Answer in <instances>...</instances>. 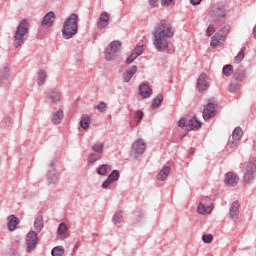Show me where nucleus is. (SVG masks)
<instances>
[{
	"mask_svg": "<svg viewBox=\"0 0 256 256\" xmlns=\"http://www.w3.org/2000/svg\"><path fill=\"white\" fill-rule=\"evenodd\" d=\"M34 227L38 232L41 231V229H43V217H39L35 219Z\"/></svg>",
	"mask_w": 256,
	"mask_h": 256,
	"instance_id": "nucleus-30",
	"label": "nucleus"
},
{
	"mask_svg": "<svg viewBox=\"0 0 256 256\" xmlns=\"http://www.w3.org/2000/svg\"><path fill=\"white\" fill-rule=\"evenodd\" d=\"M217 115V103L209 102L203 110V119L205 121H209V119H213Z\"/></svg>",
	"mask_w": 256,
	"mask_h": 256,
	"instance_id": "nucleus-5",
	"label": "nucleus"
},
{
	"mask_svg": "<svg viewBox=\"0 0 256 256\" xmlns=\"http://www.w3.org/2000/svg\"><path fill=\"white\" fill-rule=\"evenodd\" d=\"M77 21L78 17L76 14H72L67 21L64 23L62 35L64 39H71L73 35L77 33Z\"/></svg>",
	"mask_w": 256,
	"mask_h": 256,
	"instance_id": "nucleus-3",
	"label": "nucleus"
},
{
	"mask_svg": "<svg viewBox=\"0 0 256 256\" xmlns=\"http://www.w3.org/2000/svg\"><path fill=\"white\" fill-rule=\"evenodd\" d=\"M196 86L200 92L207 91L209 88V82H207V76L205 74H201L199 76Z\"/></svg>",
	"mask_w": 256,
	"mask_h": 256,
	"instance_id": "nucleus-11",
	"label": "nucleus"
},
{
	"mask_svg": "<svg viewBox=\"0 0 256 256\" xmlns=\"http://www.w3.org/2000/svg\"><path fill=\"white\" fill-rule=\"evenodd\" d=\"M108 171H111V166L104 164L98 168L97 173L98 175H107Z\"/></svg>",
	"mask_w": 256,
	"mask_h": 256,
	"instance_id": "nucleus-27",
	"label": "nucleus"
},
{
	"mask_svg": "<svg viewBox=\"0 0 256 256\" xmlns=\"http://www.w3.org/2000/svg\"><path fill=\"white\" fill-rule=\"evenodd\" d=\"M18 225H19V219H17L15 215H11L8 217V229L10 231H15Z\"/></svg>",
	"mask_w": 256,
	"mask_h": 256,
	"instance_id": "nucleus-20",
	"label": "nucleus"
},
{
	"mask_svg": "<svg viewBox=\"0 0 256 256\" xmlns=\"http://www.w3.org/2000/svg\"><path fill=\"white\" fill-rule=\"evenodd\" d=\"M213 33H215V26L209 25L207 28V31H206L207 37H211V35H213Z\"/></svg>",
	"mask_w": 256,
	"mask_h": 256,
	"instance_id": "nucleus-40",
	"label": "nucleus"
},
{
	"mask_svg": "<svg viewBox=\"0 0 256 256\" xmlns=\"http://www.w3.org/2000/svg\"><path fill=\"white\" fill-rule=\"evenodd\" d=\"M229 31H230L229 27H224L223 29H221L217 33H220V37L222 39H225L227 37V35H229Z\"/></svg>",
	"mask_w": 256,
	"mask_h": 256,
	"instance_id": "nucleus-36",
	"label": "nucleus"
},
{
	"mask_svg": "<svg viewBox=\"0 0 256 256\" xmlns=\"http://www.w3.org/2000/svg\"><path fill=\"white\" fill-rule=\"evenodd\" d=\"M29 33V22L24 19L18 25L15 35H14V45L17 47H21L23 43H25V35Z\"/></svg>",
	"mask_w": 256,
	"mask_h": 256,
	"instance_id": "nucleus-2",
	"label": "nucleus"
},
{
	"mask_svg": "<svg viewBox=\"0 0 256 256\" xmlns=\"http://www.w3.org/2000/svg\"><path fill=\"white\" fill-rule=\"evenodd\" d=\"M202 0H190L192 5H200Z\"/></svg>",
	"mask_w": 256,
	"mask_h": 256,
	"instance_id": "nucleus-46",
	"label": "nucleus"
},
{
	"mask_svg": "<svg viewBox=\"0 0 256 256\" xmlns=\"http://www.w3.org/2000/svg\"><path fill=\"white\" fill-rule=\"evenodd\" d=\"M178 127H186V129L193 131L201 127V122L195 116L188 121L185 118H181L178 122Z\"/></svg>",
	"mask_w": 256,
	"mask_h": 256,
	"instance_id": "nucleus-4",
	"label": "nucleus"
},
{
	"mask_svg": "<svg viewBox=\"0 0 256 256\" xmlns=\"http://www.w3.org/2000/svg\"><path fill=\"white\" fill-rule=\"evenodd\" d=\"M48 98L50 99L51 103H59L61 101V96L59 92L52 90L48 93Z\"/></svg>",
	"mask_w": 256,
	"mask_h": 256,
	"instance_id": "nucleus-23",
	"label": "nucleus"
},
{
	"mask_svg": "<svg viewBox=\"0 0 256 256\" xmlns=\"http://www.w3.org/2000/svg\"><path fill=\"white\" fill-rule=\"evenodd\" d=\"M197 211L199 215H209V213L213 211V204H211L209 198H205L200 201Z\"/></svg>",
	"mask_w": 256,
	"mask_h": 256,
	"instance_id": "nucleus-8",
	"label": "nucleus"
},
{
	"mask_svg": "<svg viewBox=\"0 0 256 256\" xmlns=\"http://www.w3.org/2000/svg\"><path fill=\"white\" fill-rule=\"evenodd\" d=\"M108 179L111 183H113V181H117L119 179V171L114 170L109 176Z\"/></svg>",
	"mask_w": 256,
	"mask_h": 256,
	"instance_id": "nucleus-32",
	"label": "nucleus"
},
{
	"mask_svg": "<svg viewBox=\"0 0 256 256\" xmlns=\"http://www.w3.org/2000/svg\"><path fill=\"white\" fill-rule=\"evenodd\" d=\"M27 241H28V251L31 252L33 249H35V246L37 245V233L34 231H30L27 235Z\"/></svg>",
	"mask_w": 256,
	"mask_h": 256,
	"instance_id": "nucleus-13",
	"label": "nucleus"
},
{
	"mask_svg": "<svg viewBox=\"0 0 256 256\" xmlns=\"http://www.w3.org/2000/svg\"><path fill=\"white\" fill-rule=\"evenodd\" d=\"M5 71H6V73H9V69L6 68Z\"/></svg>",
	"mask_w": 256,
	"mask_h": 256,
	"instance_id": "nucleus-50",
	"label": "nucleus"
},
{
	"mask_svg": "<svg viewBox=\"0 0 256 256\" xmlns=\"http://www.w3.org/2000/svg\"><path fill=\"white\" fill-rule=\"evenodd\" d=\"M95 109H97L98 111H100V113H105V111H107V104L105 102H100Z\"/></svg>",
	"mask_w": 256,
	"mask_h": 256,
	"instance_id": "nucleus-34",
	"label": "nucleus"
},
{
	"mask_svg": "<svg viewBox=\"0 0 256 256\" xmlns=\"http://www.w3.org/2000/svg\"><path fill=\"white\" fill-rule=\"evenodd\" d=\"M132 149L135 151V153L142 154L145 152V149H147V146L145 144V141L143 139L136 140L133 145Z\"/></svg>",
	"mask_w": 256,
	"mask_h": 256,
	"instance_id": "nucleus-14",
	"label": "nucleus"
},
{
	"mask_svg": "<svg viewBox=\"0 0 256 256\" xmlns=\"http://www.w3.org/2000/svg\"><path fill=\"white\" fill-rule=\"evenodd\" d=\"M223 73L226 77H231V74L233 73V66L231 64L224 66Z\"/></svg>",
	"mask_w": 256,
	"mask_h": 256,
	"instance_id": "nucleus-31",
	"label": "nucleus"
},
{
	"mask_svg": "<svg viewBox=\"0 0 256 256\" xmlns=\"http://www.w3.org/2000/svg\"><path fill=\"white\" fill-rule=\"evenodd\" d=\"M190 153H195V150H194V149H191V150H190Z\"/></svg>",
	"mask_w": 256,
	"mask_h": 256,
	"instance_id": "nucleus-49",
	"label": "nucleus"
},
{
	"mask_svg": "<svg viewBox=\"0 0 256 256\" xmlns=\"http://www.w3.org/2000/svg\"><path fill=\"white\" fill-rule=\"evenodd\" d=\"M255 170H256V161L246 166L244 178H243V183L245 185H249V183H251V181L254 179Z\"/></svg>",
	"mask_w": 256,
	"mask_h": 256,
	"instance_id": "nucleus-6",
	"label": "nucleus"
},
{
	"mask_svg": "<svg viewBox=\"0 0 256 256\" xmlns=\"http://www.w3.org/2000/svg\"><path fill=\"white\" fill-rule=\"evenodd\" d=\"M121 51V42L113 41L110 43L109 47L106 49V59L107 61H111V59L115 58V54Z\"/></svg>",
	"mask_w": 256,
	"mask_h": 256,
	"instance_id": "nucleus-7",
	"label": "nucleus"
},
{
	"mask_svg": "<svg viewBox=\"0 0 256 256\" xmlns=\"http://www.w3.org/2000/svg\"><path fill=\"white\" fill-rule=\"evenodd\" d=\"M231 219H237L239 217V202L234 201L230 208Z\"/></svg>",
	"mask_w": 256,
	"mask_h": 256,
	"instance_id": "nucleus-19",
	"label": "nucleus"
},
{
	"mask_svg": "<svg viewBox=\"0 0 256 256\" xmlns=\"http://www.w3.org/2000/svg\"><path fill=\"white\" fill-rule=\"evenodd\" d=\"M153 45L158 51L169 49V39L173 37V27L171 24L161 21L157 24L154 32Z\"/></svg>",
	"mask_w": 256,
	"mask_h": 256,
	"instance_id": "nucleus-1",
	"label": "nucleus"
},
{
	"mask_svg": "<svg viewBox=\"0 0 256 256\" xmlns=\"http://www.w3.org/2000/svg\"><path fill=\"white\" fill-rule=\"evenodd\" d=\"M111 180H109V178H107V180L106 181H104V183L102 184V187L104 188V189H107V186L108 185H111Z\"/></svg>",
	"mask_w": 256,
	"mask_h": 256,
	"instance_id": "nucleus-44",
	"label": "nucleus"
},
{
	"mask_svg": "<svg viewBox=\"0 0 256 256\" xmlns=\"http://www.w3.org/2000/svg\"><path fill=\"white\" fill-rule=\"evenodd\" d=\"M109 19H110L109 13L102 12L97 21L98 29H105V27H107L109 25Z\"/></svg>",
	"mask_w": 256,
	"mask_h": 256,
	"instance_id": "nucleus-12",
	"label": "nucleus"
},
{
	"mask_svg": "<svg viewBox=\"0 0 256 256\" xmlns=\"http://www.w3.org/2000/svg\"><path fill=\"white\" fill-rule=\"evenodd\" d=\"M245 58V48H242L234 59V63L239 64Z\"/></svg>",
	"mask_w": 256,
	"mask_h": 256,
	"instance_id": "nucleus-29",
	"label": "nucleus"
},
{
	"mask_svg": "<svg viewBox=\"0 0 256 256\" xmlns=\"http://www.w3.org/2000/svg\"><path fill=\"white\" fill-rule=\"evenodd\" d=\"M221 41L223 39L221 38V33H216L211 40V47H219L221 45Z\"/></svg>",
	"mask_w": 256,
	"mask_h": 256,
	"instance_id": "nucleus-24",
	"label": "nucleus"
},
{
	"mask_svg": "<svg viewBox=\"0 0 256 256\" xmlns=\"http://www.w3.org/2000/svg\"><path fill=\"white\" fill-rule=\"evenodd\" d=\"M46 79L47 73H45V71L41 70L40 72H38V85H44Z\"/></svg>",
	"mask_w": 256,
	"mask_h": 256,
	"instance_id": "nucleus-28",
	"label": "nucleus"
},
{
	"mask_svg": "<svg viewBox=\"0 0 256 256\" xmlns=\"http://www.w3.org/2000/svg\"><path fill=\"white\" fill-rule=\"evenodd\" d=\"M162 7H171L173 5V0H161Z\"/></svg>",
	"mask_w": 256,
	"mask_h": 256,
	"instance_id": "nucleus-41",
	"label": "nucleus"
},
{
	"mask_svg": "<svg viewBox=\"0 0 256 256\" xmlns=\"http://www.w3.org/2000/svg\"><path fill=\"white\" fill-rule=\"evenodd\" d=\"M169 173H171V167L166 166L164 167L158 174L157 180L158 181H165L167 177H169Z\"/></svg>",
	"mask_w": 256,
	"mask_h": 256,
	"instance_id": "nucleus-17",
	"label": "nucleus"
},
{
	"mask_svg": "<svg viewBox=\"0 0 256 256\" xmlns=\"http://www.w3.org/2000/svg\"><path fill=\"white\" fill-rule=\"evenodd\" d=\"M202 240L204 243H212L213 242V235L211 234H204L202 236Z\"/></svg>",
	"mask_w": 256,
	"mask_h": 256,
	"instance_id": "nucleus-37",
	"label": "nucleus"
},
{
	"mask_svg": "<svg viewBox=\"0 0 256 256\" xmlns=\"http://www.w3.org/2000/svg\"><path fill=\"white\" fill-rule=\"evenodd\" d=\"M67 233V225L61 223L58 227V235H65Z\"/></svg>",
	"mask_w": 256,
	"mask_h": 256,
	"instance_id": "nucleus-35",
	"label": "nucleus"
},
{
	"mask_svg": "<svg viewBox=\"0 0 256 256\" xmlns=\"http://www.w3.org/2000/svg\"><path fill=\"white\" fill-rule=\"evenodd\" d=\"M91 124V116L88 114H83L80 120V126L82 129H89V125Z\"/></svg>",
	"mask_w": 256,
	"mask_h": 256,
	"instance_id": "nucleus-21",
	"label": "nucleus"
},
{
	"mask_svg": "<svg viewBox=\"0 0 256 256\" xmlns=\"http://www.w3.org/2000/svg\"><path fill=\"white\" fill-rule=\"evenodd\" d=\"M137 55H135V53L133 52L126 60L127 65H131V63H133V61H135L137 59Z\"/></svg>",
	"mask_w": 256,
	"mask_h": 256,
	"instance_id": "nucleus-38",
	"label": "nucleus"
},
{
	"mask_svg": "<svg viewBox=\"0 0 256 256\" xmlns=\"http://www.w3.org/2000/svg\"><path fill=\"white\" fill-rule=\"evenodd\" d=\"M93 157H95V154H92V155L90 156V161H95V160H93Z\"/></svg>",
	"mask_w": 256,
	"mask_h": 256,
	"instance_id": "nucleus-48",
	"label": "nucleus"
},
{
	"mask_svg": "<svg viewBox=\"0 0 256 256\" xmlns=\"http://www.w3.org/2000/svg\"><path fill=\"white\" fill-rule=\"evenodd\" d=\"M158 3H159V0H149V5L151 7H157Z\"/></svg>",
	"mask_w": 256,
	"mask_h": 256,
	"instance_id": "nucleus-43",
	"label": "nucleus"
},
{
	"mask_svg": "<svg viewBox=\"0 0 256 256\" xmlns=\"http://www.w3.org/2000/svg\"><path fill=\"white\" fill-rule=\"evenodd\" d=\"M103 147H104L103 143L97 142L93 146V151H95L96 153H103Z\"/></svg>",
	"mask_w": 256,
	"mask_h": 256,
	"instance_id": "nucleus-33",
	"label": "nucleus"
},
{
	"mask_svg": "<svg viewBox=\"0 0 256 256\" xmlns=\"http://www.w3.org/2000/svg\"><path fill=\"white\" fill-rule=\"evenodd\" d=\"M163 103V94H159L152 102V109H157Z\"/></svg>",
	"mask_w": 256,
	"mask_h": 256,
	"instance_id": "nucleus-26",
	"label": "nucleus"
},
{
	"mask_svg": "<svg viewBox=\"0 0 256 256\" xmlns=\"http://www.w3.org/2000/svg\"><path fill=\"white\" fill-rule=\"evenodd\" d=\"M224 183L228 187H235L239 183V176L233 172H228L224 177Z\"/></svg>",
	"mask_w": 256,
	"mask_h": 256,
	"instance_id": "nucleus-9",
	"label": "nucleus"
},
{
	"mask_svg": "<svg viewBox=\"0 0 256 256\" xmlns=\"http://www.w3.org/2000/svg\"><path fill=\"white\" fill-rule=\"evenodd\" d=\"M52 256H63L65 255V249L62 246H57L52 249Z\"/></svg>",
	"mask_w": 256,
	"mask_h": 256,
	"instance_id": "nucleus-25",
	"label": "nucleus"
},
{
	"mask_svg": "<svg viewBox=\"0 0 256 256\" xmlns=\"http://www.w3.org/2000/svg\"><path fill=\"white\" fill-rule=\"evenodd\" d=\"M113 223H115V225L121 223V216H115L113 219Z\"/></svg>",
	"mask_w": 256,
	"mask_h": 256,
	"instance_id": "nucleus-45",
	"label": "nucleus"
},
{
	"mask_svg": "<svg viewBox=\"0 0 256 256\" xmlns=\"http://www.w3.org/2000/svg\"><path fill=\"white\" fill-rule=\"evenodd\" d=\"M134 119H135L136 123H139L143 119V112L137 111L135 113Z\"/></svg>",
	"mask_w": 256,
	"mask_h": 256,
	"instance_id": "nucleus-39",
	"label": "nucleus"
},
{
	"mask_svg": "<svg viewBox=\"0 0 256 256\" xmlns=\"http://www.w3.org/2000/svg\"><path fill=\"white\" fill-rule=\"evenodd\" d=\"M9 256H19V254H17V252H13V253H10Z\"/></svg>",
	"mask_w": 256,
	"mask_h": 256,
	"instance_id": "nucleus-47",
	"label": "nucleus"
},
{
	"mask_svg": "<svg viewBox=\"0 0 256 256\" xmlns=\"http://www.w3.org/2000/svg\"><path fill=\"white\" fill-rule=\"evenodd\" d=\"M241 137H243V130L241 128H235L232 133V141L230 142V147H237L239 145V141H241Z\"/></svg>",
	"mask_w": 256,
	"mask_h": 256,
	"instance_id": "nucleus-10",
	"label": "nucleus"
},
{
	"mask_svg": "<svg viewBox=\"0 0 256 256\" xmlns=\"http://www.w3.org/2000/svg\"><path fill=\"white\" fill-rule=\"evenodd\" d=\"M137 73V66H132L131 69L127 70L124 75L123 79L125 83H129L131 81L133 75Z\"/></svg>",
	"mask_w": 256,
	"mask_h": 256,
	"instance_id": "nucleus-18",
	"label": "nucleus"
},
{
	"mask_svg": "<svg viewBox=\"0 0 256 256\" xmlns=\"http://www.w3.org/2000/svg\"><path fill=\"white\" fill-rule=\"evenodd\" d=\"M133 53H135V55L137 57H139V55H141L143 53V46H138L134 49Z\"/></svg>",
	"mask_w": 256,
	"mask_h": 256,
	"instance_id": "nucleus-42",
	"label": "nucleus"
},
{
	"mask_svg": "<svg viewBox=\"0 0 256 256\" xmlns=\"http://www.w3.org/2000/svg\"><path fill=\"white\" fill-rule=\"evenodd\" d=\"M54 22H55V13L49 12L44 16L42 20V25L43 27H51V25H53Z\"/></svg>",
	"mask_w": 256,
	"mask_h": 256,
	"instance_id": "nucleus-15",
	"label": "nucleus"
},
{
	"mask_svg": "<svg viewBox=\"0 0 256 256\" xmlns=\"http://www.w3.org/2000/svg\"><path fill=\"white\" fill-rule=\"evenodd\" d=\"M63 121V110H58L56 113L52 116V123L54 125H59Z\"/></svg>",
	"mask_w": 256,
	"mask_h": 256,
	"instance_id": "nucleus-22",
	"label": "nucleus"
},
{
	"mask_svg": "<svg viewBox=\"0 0 256 256\" xmlns=\"http://www.w3.org/2000/svg\"><path fill=\"white\" fill-rule=\"evenodd\" d=\"M139 91L143 99H147V97H151V95L153 94V91L147 84H142L139 88Z\"/></svg>",
	"mask_w": 256,
	"mask_h": 256,
	"instance_id": "nucleus-16",
	"label": "nucleus"
}]
</instances>
